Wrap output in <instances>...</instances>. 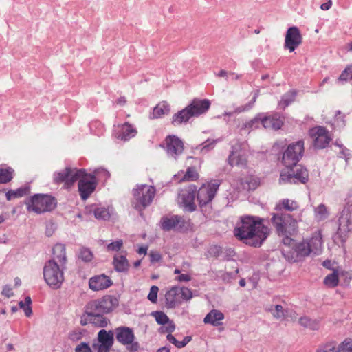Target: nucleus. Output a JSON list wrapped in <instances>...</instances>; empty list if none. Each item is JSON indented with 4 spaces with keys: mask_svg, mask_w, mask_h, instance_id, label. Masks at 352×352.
<instances>
[{
    "mask_svg": "<svg viewBox=\"0 0 352 352\" xmlns=\"http://www.w3.org/2000/svg\"><path fill=\"white\" fill-rule=\"evenodd\" d=\"M340 352H352V340H345L339 348Z\"/></svg>",
    "mask_w": 352,
    "mask_h": 352,
    "instance_id": "obj_59",
    "label": "nucleus"
},
{
    "mask_svg": "<svg viewBox=\"0 0 352 352\" xmlns=\"http://www.w3.org/2000/svg\"><path fill=\"white\" fill-rule=\"evenodd\" d=\"M298 208V205L297 202L288 199H285L280 201L279 203L276 204L275 209L278 212H281L283 209L288 211H294L297 210Z\"/></svg>",
    "mask_w": 352,
    "mask_h": 352,
    "instance_id": "obj_41",
    "label": "nucleus"
},
{
    "mask_svg": "<svg viewBox=\"0 0 352 352\" xmlns=\"http://www.w3.org/2000/svg\"><path fill=\"white\" fill-rule=\"evenodd\" d=\"M137 133L138 131L136 128L129 122L119 124L117 126L114 125L113 131V136L116 139L123 142L130 140L131 138H134Z\"/></svg>",
    "mask_w": 352,
    "mask_h": 352,
    "instance_id": "obj_17",
    "label": "nucleus"
},
{
    "mask_svg": "<svg viewBox=\"0 0 352 352\" xmlns=\"http://www.w3.org/2000/svg\"><path fill=\"white\" fill-rule=\"evenodd\" d=\"M250 146L247 141L233 140L231 142L230 154H248Z\"/></svg>",
    "mask_w": 352,
    "mask_h": 352,
    "instance_id": "obj_32",
    "label": "nucleus"
},
{
    "mask_svg": "<svg viewBox=\"0 0 352 352\" xmlns=\"http://www.w3.org/2000/svg\"><path fill=\"white\" fill-rule=\"evenodd\" d=\"M191 279L190 275L188 274H181L175 278V280L178 282H189Z\"/></svg>",
    "mask_w": 352,
    "mask_h": 352,
    "instance_id": "obj_64",
    "label": "nucleus"
},
{
    "mask_svg": "<svg viewBox=\"0 0 352 352\" xmlns=\"http://www.w3.org/2000/svg\"><path fill=\"white\" fill-rule=\"evenodd\" d=\"M260 122L264 129H272L278 131L284 125L285 118L278 112H273L270 115L265 113H258Z\"/></svg>",
    "mask_w": 352,
    "mask_h": 352,
    "instance_id": "obj_15",
    "label": "nucleus"
},
{
    "mask_svg": "<svg viewBox=\"0 0 352 352\" xmlns=\"http://www.w3.org/2000/svg\"><path fill=\"white\" fill-rule=\"evenodd\" d=\"M114 343L112 331L101 329L98 333L97 339L92 344L93 352H109Z\"/></svg>",
    "mask_w": 352,
    "mask_h": 352,
    "instance_id": "obj_13",
    "label": "nucleus"
},
{
    "mask_svg": "<svg viewBox=\"0 0 352 352\" xmlns=\"http://www.w3.org/2000/svg\"><path fill=\"white\" fill-rule=\"evenodd\" d=\"M92 347L91 348L87 343L82 342L78 344L76 349L75 352H92Z\"/></svg>",
    "mask_w": 352,
    "mask_h": 352,
    "instance_id": "obj_60",
    "label": "nucleus"
},
{
    "mask_svg": "<svg viewBox=\"0 0 352 352\" xmlns=\"http://www.w3.org/2000/svg\"><path fill=\"white\" fill-rule=\"evenodd\" d=\"M54 262L58 263V265L63 264L66 266L67 256H66V248L65 245L62 243L56 244L52 249V258Z\"/></svg>",
    "mask_w": 352,
    "mask_h": 352,
    "instance_id": "obj_26",
    "label": "nucleus"
},
{
    "mask_svg": "<svg viewBox=\"0 0 352 352\" xmlns=\"http://www.w3.org/2000/svg\"><path fill=\"white\" fill-rule=\"evenodd\" d=\"M221 184L220 180H212L204 184L199 189L197 190V197L200 207L206 206L214 199Z\"/></svg>",
    "mask_w": 352,
    "mask_h": 352,
    "instance_id": "obj_11",
    "label": "nucleus"
},
{
    "mask_svg": "<svg viewBox=\"0 0 352 352\" xmlns=\"http://www.w3.org/2000/svg\"><path fill=\"white\" fill-rule=\"evenodd\" d=\"M66 266L58 265L54 260L47 261L43 267V276L46 283L52 289L60 288L64 281Z\"/></svg>",
    "mask_w": 352,
    "mask_h": 352,
    "instance_id": "obj_7",
    "label": "nucleus"
},
{
    "mask_svg": "<svg viewBox=\"0 0 352 352\" xmlns=\"http://www.w3.org/2000/svg\"><path fill=\"white\" fill-rule=\"evenodd\" d=\"M113 265L115 270L118 272H127L129 268V261L124 255H115Z\"/></svg>",
    "mask_w": 352,
    "mask_h": 352,
    "instance_id": "obj_30",
    "label": "nucleus"
},
{
    "mask_svg": "<svg viewBox=\"0 0 352 352\" xmlns=\"http://www.w3.org/2000/svg\"><path fill=\"white\" fill-rule=\"evenodd\" d=\"M270 232V228L263 223V219L251 215L241 217L233 230L238 240L254 248L261 247Z\"/></svg>",
    "mask_w": 352,
    "mask_h": 352,
    "instance_id": "obj_1",
    "label": "nucleus"
},
{
    "mask_svg": "<svg viewBox=\"0 0 352 352\" xmlns=\"http://www.w3.org/2000/svg\"><path fill=\"white\" fill-rule=\"evenodd\" d=\"M197 193V187L195 185H190L182 189L178 195V203L188 212H193L196 210L195 199Z\"/></svg>",
    "mask_w": 352,
    "mask_h": 352,
    "instance_id": "obj_14",
    "label": "nucleus"
},
{
    "mask_svg": "<svg viewBox=\"0 0 352 352\" xmlns=\"http://www.w3.org/2000/svg\"><path fill=\"white\" fill-rule=\"evenodd\" d=\"M87 320L89 322V323H91L98 327H105L109 322V320L104 317L103 314H94L93 316H87Z\"/></svg>",
    "mask_w": 352,
    "mask_h": 352,
    "instance_id": "obj_40",
    "label": "nucleus"
},
{
    "mask_svg": "<svg viewBox=\"0 0 352 352\" xmlns=\"http://www.w3.org/2000/svg\"><path fill=\"white\" fill-rule=\"evenodd\" d=\"M31 304L32 300L30 296L25 297L24 301H20L19 303L20 308L23 309L25 315L27 317L31 316L32 314Z\"/></svg>",
    "mask_w": 352,
    "mask_h": 352,
    "instance_id": "obj_53",
    "label": "nucleus"
},
{
    "mask_svg": "<svg viewBox=\"0 0 352 352\" xmlns=\"http://www.w3.org/2000/svg\"><path fill=\"white\" fill-rule=\"evenodd\" d=\"M345 116L342 113L341 111L337 110L336 111L333 122L331 124V126L333 130H340L345 126Z\"/></svg>",
    "mask_w": 352,
    "mask_h": 352,
    "instance_id": "obj_46",
    "label": "nucleus"
},
{
    "mask_svg": "<svg viewBox=\"0 0 352 352\" xmlns=\"http://www.w3.org/2000/svg\"><path fill=\"white\" fill-rule=\"evenodd\" d=\"M246 155H229L228 161V164L232 166H236L240 168H245L248 160Z\"/></svg>",
    "mask_w": 352,
    "mask_h": 352,
    "instance_id": "obj_42",
    "label": "nucleus"
},
{
    "mask_svg": "<svg viewBox=\"0 0 352 352\" xmlns=\"http://www.w3.org/2000/svg\"><path fill=\"white\" fill-rule=\"evenodd\" d=\"M158 291L159 288L155 285H153L150 289V292L147 298L153 303H155L157 302Z\"/></svg>",
    "mask_w": 352,
    "mask_h": 352,
    "instance_id": "obj_58",
    "label": "nucleus"
},
{
    "mask_svg": "<svg viewBox=\"0 0 352 352\" xmlns=\"http://www.w3.org/2000/svg\"><path fill=\"white\" fill-rule=\"evenodd\" d=\"M102 174L104 179L110 177L109 173L103 168L96 169L92 173H87L85 170L84 175L78 179V192L81 199L86 200L94 192L96 188L98 181L97 177Z\"/></svg>",
    "mask_w": 352,
    "mask_h": 352,
    "instance_id": "obj_4",
    "label": "nucleus"
},
{
    "mask_svg": "<svg viewBox=\"0 0 352 352\" xmlns=\"http://www.w3.org/2000/svg\"><path fill=\"white\" fill-rule=\"evenodd\" d=\"M160 146L165 148L168 154H182L184 151V143L177 135H168Z\"/></svg>",
    "mask_w": 352,
    "mask_h": 352,
    "instance_id": "obj_18",
    "label": "nucleus"
},
{
    "mask_svg": "<svg viewBox=\"0 0 352 352\" xmlns=\"http://www.w3.org/2000/svg\"><path fill=\"white\" fill-rule=\"evenodd\" d=\"M149 256L151 263H157L162 258V255L157 251H151Z\"/></svg>",
    "mask_w": 352,
    "mask_h": 352,
    "instance_id": "obj_62",
    "label": "nucleus"
},
{
    "mask_svg": "<svg viewBox=\"0 0 352 352\" xmlns=\"http://www.w3.org/2000/svg\"><path fill=\"white\" fill-rule=\"evenodd\" d=\"M211 105L210 100L204 99H193L190 103L186 107L192 113V117H198L200 115L206 113Z\"/></svg>",
    "mask_w": 352,
    "mask_h": 352,
    "instance_id": "obj_20",
    "label": "nucleus"
},
{
    "mask_svg": "<svg viewBox=\"0 0 352 352\" xmlns=\"http://www.w3.org/2000/svg\"><path fill=\"white\" fill-rule=\"evenodd\" d=\"M342 82H350L352 85V64L347 65L338 77Z\"/></svg>",
    "mask_w": 352,
    "mask_h": 352,
    "instance_id": "obj_49",
    "label": "nucleus"
},
{
    "mask_svg": "<svg viewBox=\"0 0 352 352\" xmlns=\"http://www.w3.org/2000/svg\"><path fill=\"white\" fill-rule=\"evenodd\" d=\"M305 142L299 140L286 146V154H305Z\"/></svg>",
    "mask_w": 352,
    "mask_h": 352,
    "instance_id": "obj_38",
    "label": "nucleus"
},
{
    "mask_svg": "<svg viewBox=\"0 0 352 352\" xmlns=\"http://www.w3.org/2000/svg\"><path fill=\"white\" fill-rule=\"evenodd\" d=\"M287 140L276 142L272 146V154H286Z\"/></svg>",
    "mask_w": 352,
    "mask_h": 352,
    "instance_id": "obj_50",
    "label": "nucleus"
},
{
    "mask_svg": "<svg viewBox=\"0 0 352 352\" xmlns=\"http://www.w3.org/2000/svg\"><path fill=\"white\" fill-rule=\"evenodd\" d=\"M314 214L317 221H321L328 218L329 212L324 204H320L314 208Z\"/></svg>",
    "mask_w": 352,
    "mask_h": 352,
    "instance_id": "obj_47",
    "label": "nucleus"
},
{
    "mask_svg": "<svg viewBox=\"0 0 352 352\" xmlns=\"http://www.w3.org/2000/svg\"><path fill=\"white\" fill-rule=\"evenodd\" d=\"M156 190L153 186L146 184H137L133 189V199L132 205L133 208L140 211H143L151 205L155 195Z\"/></svg>",
    "mask_w": 352,
    "mask_h": 352,
    "instance_id": "obj_6",
    "label": "nucleus"
},
{
    "mask_svg": "<svg viewBox=\"0 0 352 352\" xmlns=\"http://www.w3.org/2000/svg\"><path fill=\"white\" fill-rule=\"evenodd\" d=\"M338 231L347 233L352 231V201L348 202L343 208L338 219Z\"/></svg>",
    "mask_w": 352,
    "mask_h": 352,
    "instance_id": "obj_19",
    "label": "nucleus"
},
{
    "mask_svg": "<svg viewBox=\"0 0 352 352\" xmlns=\"http://www.w3.org/2000/svg\"><path fill=\"white\" fill-rule=\"evenodd\" d=\"M268 311L277 320H283L288 316V309L282 305H272Z\"/></svg>",
    "mask_w": 352,
    "mask_h": 352,
    "instance_id": "obj_36",
    "label": "nucleus"
},
{
    "mask_svg": "<svg viewBox=\"0 0 352 352\" xmlns=\"http://www.w3.org/2000/svg\"><path fill=\"white\" fill-rule=\"evenodd\" d=\"M179 294L180 296V300L183 299L185 300H188L191 299L192 297V293L191 289L187 287L179 288Z\"/></svg>",
    "mask_w": 352,
    "mask_h": 352,
    "instance_id": "obj_56",
    "label": "nucleus"
},
{
    "mask_svg": "<svg viewBox=\"0 0 352 352\" xmlns=\"http://www.w3.org/2000/svg\"><path fill=\"white\" fill-rule=\"evenodd\" d=\"M202 160L200 157L189 156L186 164L189 165L186 171H180L174 175L175 180L179 183L196 181L199 178L198 169L201 167Z\"/></svg>",
    "mask_w": 352,
    "mask_h": 352,
    "instance_id": "obj_10",
    "label": "nucleus"
},
{
    "mask_svg": "<svg viewBox=\"0 0 352 352\" xmlns=\"http://www.w3.org/2000/svg\"><path fill=\"white\" fill-rule=\"evenodd\" d=\"M151 315L155 318L158 324L165 325L159 329L160 333H173L175 331V324L169 320V318L163 311H153Z\"/></svg>",
    "mask_w": 352,
    "mask_h": 352,
    "instance_id": "obj_21",
    "label": "nucleus"
},
{
    "mask_svg": "<svg viewBox=\"0 0 352 352\" xmlns=\"http://www.w3.org/2000/svg\"><path fill=\"white\" fill-rule=\"evenodd\" d=\"M260 116H258V113H257L254 118L243 123L241 126V129H256L260 127Z\"/></svg>",
    "mask_w": 352,
    "mask_h": 352,
    "instance_id": "obj_51",
    "label": "nucleus"
},
{
    "mask_svg": "<svg viewBox=\"0 0 352 352\" xmlns=\"http://www.w3.org/2000/svg\"><path fill=\"white\" fill-rule=\"evenodd\" d=\"M102 305L103 313L107 314L113 311L118 306L119 300L117 297L111 295H106L99 298Z\"/></svg>",
    "mask_w": 352,
    "mask_h": 352,
    "instance_id": "obj_27",
    "label": "nucleus"
},
{
    "mask_svg": "<svg viewBox=\"0 0 352 352\" xmlns=\"http://www.w3.org/2000/svg\"><path fill=\"white\" fill-rule=\"evenodd\" d=\"M271 221L277 234L283 237V243H292V236L298 232L297 220L290 214L278 212L273 214Z\"/></svg>",
    "mask_w": 352,
    "mask_h": 352,
    "instance_id": "obj_3",
    "label": "nucleus"
},
{
    "mask_svg": "<svg viewBox=\"0 0 352 352\" xmlns=\"http://www.w3.org/2000/svg\"><path fill=\"white\" fill-rule=\"evenodd\" d=\"M296 183L294 179V173L292 169H283L281 170L279 178L280 184Z\"/></svg>",
    "mask_w": 352,
    "mask_h": 352,
    "instance_id": "obj_48",
    "label": "nucleus"
},
{
    "mask_svg": "<svg viewBox=\"0 0 352 352\" xmlns=\"http://www.w3.org/2000/svg\"><path fill=\"white\" fill-rule=\"evenodd\" d=\"M316 352H337L336 348L331 344H326L319 349Z\"/></svg>",
    "mask_w": 352,
    "mask_h": 352,
    "instance_id": "obj_63",
    "label": "nucleus"
},
{
    "mask_svg": "<svg viewBox=\"0 0 352 352\" xmlns=\"http://www.w3.org/2000/svg\"><path fill=\"white\" fill-rule=\"evenodd\" d=\"M292 173H294V181L297 180L302 184H305L307 182H308V170L301 165H296L294 169H292Z\"/></svg>",
    "mask_w": 352,
    "mask_h": 352,
    "instance_id": "obj_35",
    "label": "nucleus"
},
{
    "mask_svg": "<svg viewBox=\"0 0 352 352\" xmlns=\"http://www.w3.org/2000/svg\"><path fill=\"white\" fill-rule=\"evenodd\" d=\"M322 236L321 232L318 230L312 234L309 239H303L296 242L293 239L291 244H284L283 254L286 260L291 263L303 261L311 254L318 256L322 252Z\"/></svg>",
    "mask_w": 352,
    "mask_h": 352,
    "instance_id": "obj_2",
    "label": "nucleus"
},
{
    "mask_svg": "<svg viewBox=\"0 0 352 352\" xmlns=\"http://www.w3.org/2000/svg\"><path fill=\"white\" fill-rule=\"evenodd\" d=\"M167 307L173 308L181 303L179 287H173L165 295Z\"/></svg>",
    "mask_w": 352,
    "mask_h": 352,
    "instance_id": "obj_28",
    "label": "nucleus"
},
{
    "mask_svg": "<svg viewBox=\"0 0 352 352\" xmlns=\"http://www.w3.org/2000/svg\"><path fill=\"white\" fill-rule=\"evenodd\" d=\"M184 226V221L180 216L173 215L170 217H164L161 219L162 228L165 231L179 229Z\"/></svg>",
    "mask_w": 352,
    "mask_h": 352,
    "instance_id": "obj_24",
    "label": "nucleus"
},
{
    "mask_svg": "<svg viewBox=\"0 0 352 352\" xmlns=\"http://www.w3.org/2000/svg\"><path fill=\"white\" fill-rule=\"evenodd\" d=\"M116 338L118 342L126 346L130 352H135L139 349V344L135 342V334L133 329L128 327H119L115 330Z\"/></svg>",
    "mask_w": 352,
    "mask_h": 352,
    "instance_id": "obj_12",
    "label": "nucleus"
},
{
    "mask_svg": "<svg viewBox=\"0 0 352 352\" xmlns=\"http://www.w3.org/2000/svg\"><path fill=\"white\" fill-rule=\"evenodd\" d=\"M302 155H282V163L285 166L286 169H294L298 165Z\"/></svg>",
    "mask_w": 352,
    "mask_h": 352,
    "instance_id": "obj_45",
    "label": "nucleus"
},
{
    "mask_svg": "<svg viewBox=\"0 0 352 352\" xmlns=\"http://www.w3.org/2000/svg\"><path fill=\"white\" fill-rule=\"evenodd\" d=\"M221 141L222 138H208L206 140L204 141L201 144H199L195 146L187 144L186 147H189L190 151L192 153L199 152L201 154H206L211 152L217 144Z\"/></svg>",
    "mask_w": 352,
    "mask_h": 352,
    "instance_id": "obj_22",
    "label": "nucleus"
},
{
    "mask_svg": "<svg viewBox=\"0 0 352 352\" xmlns=\"http://www.w3.org/2000/svg\"><path fill=\"white\" fill-rule=\"evenodd\" d=\"M30 192V186L28 184L23 186L16 190H9L6 193V199L10 201L14 199L20 198L29 195Z\"/></svg>",
    "mask_w": 352,
    "mask_h": 352,
    "instance_id": "obj_31",
    "label": "nucleus"
},
{
    "mask_svg": "<svg viewBox=\"0 0 352 352\" xmlns=\"http://www.w3.org/2000/svg\"><path fill=\"white\" fill-rule=\"evenodd\" d=\"M85 169L66 167L55 172L53 175V182L55 184H63V188L70 190L80 176L84 175Z\"/></svg>",
    "mask_w": 352,
    "mask_h": 352,
    "instance_id": "obj_8",
    "label": "nucleus"
},
{
    "mask_svg": "<svg viewBox=\"0 0 352 352\" xmlns=\"http://www.w3.org/2000/svg\"><path fill=\"white\" fill-rule=\"evenodd\" d=\"M338 274L335 272L327 275L324 279V285L329 287H335L338 285Z\"/></svg>",
    "mask_w": 352,
    "mask_h": 352,
    "instance_id": "obj_54",
    "label": "nucleus"
},
{
    "mask_svg": "<svg viewBox=\"0 0 352 352\" xmlns=\"http://www.w3.org/2000/svg\"><path fill=\"white\" fill-rule=\"evenodd\" d=\"M302 37L300 29L295 25L289 27L285 32L284 48L293 52L302 43Z\"/></svg>",
    "mask_w": 352,
    "mask_h": 352,
    "instance_id": "obj_16",
    "label": "nucleus"
},
{
    "mask_svg": "<svg viewBox=\"0 0 352 352\" xmlns=\"http://www.w3.org/2000/svg\"><path fill=\"white\" fill-rule=\"evenodd\" d=\"M91 133L98 137L103 135L105 132L104 125L99 120H93L89 124Z\"/></svg>",
    "mask_w": 352,
    "mask_h": 352,
    "instance_id": "obj_44",
    "label": "nucleus"
},
{
    "mask_svg": "<svg viewBox=\"0 0 352 352\" xmlns=\"http://www.w3.org/2000/svg\"><path fill=\"white\" fill-rule=\"evenodd\" d=\"M308 135L313 140L314 150H320L327 148L332 141V137L329 130L323 126H316L308 131Z\"/></svg>",
    "mask_w": 352,
    "mask_h": 352,
    "instance_id": "obj_9",
    "label": "nucleus"
},
{
    "mask_svg": "<svg viewBox=\"0 0 352 352\" xmlns=\"http://www.w3.org/2000/svg\"><path fill=\"white\" fill-rule=\"evenodd\" d=\"M299 324L305 328L311 330H318L320 328V321L317 319H312L308 316H302L299 318Z\"/></svg>",
    "mask_w": 352,
    "mask_h": 352,
    "instance_id": "obj_39",
    "label": "nucleus"
},
{
    "mask_svg": "<svg viewBox=\"0 0 352 352\" xmlns=\"http://www.w3.org/2000/svg\"><path fill=\"white\" fill-rule=\"evenodd\" d=\"M297 94V90L294 89H292L289 91L285 93L281 96L280 100L278 102V107L284 110L295 100Z\"/></svg>",
    "mask_w": 352,
    "mask_h": 352,
    "instance_id": "obj_34",
    "label": "nucleus"
},
{
    "mask_svg": "<svg viewBox=\"0 0 352 352\" xmlns=\"http://www.w3.org/2000/svg\"><path fill=\"white\" fill-rule=\"evenodd\" d=\"M104 314L99 299L89 302L85 307V315Z\"/></svg>",
    "mask_w": 352,
    "mask_h": 352,
    "instance_id": "obj_37",
    "label": "nucleus"
},
{
    "mask_svg": "<svg viewBox=\"0 0 352 352\" xmlns=\"http://www.w3.org/2000/svg\"><path fill=\"white\" fill-rule=\"evenodd\" d=\"M170 107L166 101L158 103L153 109V118L157 119L170 113Z\"/></svg>",
    "mask_w": 352,
    "mask_h": 352,
    "instance_id": "obj_33",
    "label": "nucleus"
},
{
    "mask_svg": "<svg viewBox=\"0 0 352 352\" xmlns=\"http://www.w3.org/2000/svg\"><path fill=\"white\" fill-rule=\"evenodd\" d=\"M123 245V241L122 239L117 240L116 241L110 243L107 245V249L108 251H119Z\"/></svg>",
    "mask_w": 352,
    "mask_h": 352,
    "instance_id": "obj_57",
    "label": "nucleus"
},
{
    "mask_svg": "<svg viewBox=\"0 0 352 352\" xmlns=\"http://www.w3.org/2000/svg\"><path fill=\"white\" fill-rule=\"evenodd\" d=\"M27 210L42 214L53 210L56 207V199L47 194H35L25 201Z\"/></svg>",
    "mask_w": 352,
    "mask_h": 352,
    "instance_id": "obj_5",
    "label": "nucleus"
},
{
    "mask_svg": "<svg viewBox=\"0 0 352 352\" xmlns=\"http://www.w3.org/2000/svg\"><path fill=\"white\" fill-rule=\"evenodd\" d=\"M224 318V314L219 310H211L204 318L206 324H210L214 327H217L221 324V321Z\"/></svg>",
    "mask_w": 352,
    "mask_h": 352,
    "instance_id": "obj_29",
    "label": "nucleus"
},
{
    "mask_svg": "<svg viewBox=\"0 0 352 352\" xmlns=\"http://www.w3.org/2000/svg\"><path fill=\"white\" fill-rule=\"evenodd\" d=\"M192 118H193L192 113L186 107L173 115L171 124L175 126L186 124Z\"/></svg>",
    "mask_w": 352,
    "mask_h": 352,
    "instance_id": "obj_25",
    "label": "nucleus"
},
{
    "mask_svg": "<svg viewBox=\"0 0 352 352\" xmlns=\"http://www.w3.org/2000/svg\"><path fill=\"white\" fill-rule=\"evenodd\" d=\"M111 278L104 274L97 275L91 277L89 280V287L93 291H100L107 289L112 285Z\"/></svg>",
    "mask_w": 352,
    "mask_h": 352,
    "instance_id": "obj_23",
    "label": "nucleus"
},
{
    "mask_svg": "<svg viewBox=\"0 0 352 352\" xmlns=\"http://www.w3.org/2000/svg\"><path fill=\"white\" fill-rule=\"evenodd\" d=\"M335 146L338 147L340 150L338 154H346V152L348 151V148L344 146V145L341 142L340 140H336L334 143H332L331 146Z\"/></svg>",
    "mask_w": 352,
    "mask_h": 352,
    "instance_id": "obj_61",
    "label": "nucleus"
},
{
    "mask_svg": "<svg viewBox=\"0 0 352 352\" xmlns=\"http://www.w3.org/2000/svg\"><path fill=\"white\" fill-rule=\"evenodd\" d=\"M78 258L84 262H90L93 259L92 252L87 248H82L79 250Z\"/></svg>",
    "mask_w": 352,
    "mask_h": 352,
    "instance_id": "obj_55",
    "label": "nucleus"
},
{
    "mask_svg": "<svg viewBox=\"0 0 352 352\" xmlns=\"http://www.w3.org/2000/svg\"><path fill=\"white\" fill-rule=\"evenodd\" d=\"M95 218L98 220L107 221L109 219L111 214L108 208L102 206H94L91 210Z\"/></svg>",
    "mask_w": 352,
    "mask_h": 352,
    "instance_id": "obj_43",
    "label": "nucleus"
},
{
    "mask_svg": "<svg viewBox=\"0 0 352 352\" xmlns=\"http://www.w3.org/2000/svg\"><path fill=\"white\" fill-rule=\"evenodd\" d=\"M14 170L11 168H0V184H6L13 178Z\"/></svg>",
    "mask_w": 352,
    "mask_h": 352,
    "instance_id": "obj_52",
    "label": "nucleus"
}]
</instances>
